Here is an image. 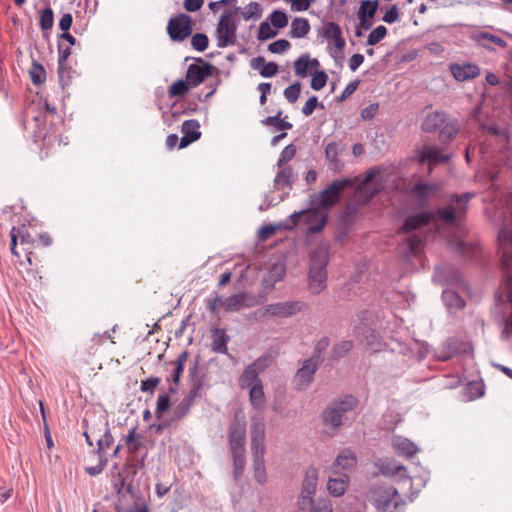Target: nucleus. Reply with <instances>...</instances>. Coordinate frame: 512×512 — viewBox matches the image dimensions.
<instances>
[{"label": "nucleus", "mask_w": 512, "mask_h": 512, "mask_svg": "<svg viewBox=\"0 0 512 512\" xmlns=\"http://www.w3.org/2000/svg\"><path fill=\"white\" fill-rule=\"evenodd\" d=\"M475 196L473 192L463 194L453 193L449 197V203L434 211L422 210L405 218L399 233H410L417 229L430 225L433 221H441L448 225H454L467 213L468 203Z\"/></svg>", "instance_id": "obj_1"}, {"label": "nucleus", "mask_w": 512, "mask_h": 512, "mask_svg": "<svg viewBox=\"0 0 512 512\" xmlns=\"http://www.w3.org/2000/svg\"><path fill=\"white\" fill-rule=\"evenodd\" d=\"M247 422L242 412H236L228 427V444L233 460V478L239 481L245 469Z\"/></svg>", "instance_id": "obj_2"}, {"label": "nucleus", "mask_w": 512, "mask_h": 512, "mask_svg": "<svg viewBox=\"0 0 512 512\" xmlns=\"http://www.w3.org/2000/svg\"><path fill=\"white\" fill-rule=\"evenodd\" d=\"M372 503L377 512H403L406 502L392 485L378 484L371 488Z\"/></svg>", "instance_id": "obj_3"}, {"label": "nucleus", "mask_w": 512, "mask_h": 512, "mask_svg": "<svg viewBox=\"0 0 512 512\" xmlns=\"http://www.w3.org/2000/svg\"><path fill=\"white\" fill-rule=\"evenodd\" d=\"M357 404L358 400L352 395L332 401L321 414L323 424L338 429L343 424L344 415L354 410Z\"/></svg>", "instance_id": "obj_4"}, {"label": "nucleus", "mask_w": 512, "mask_h": 512, "mask_svg": "<svg viewBox=\"0 0 512 512\" xmlns=\"http://www.w3.org/2000/svg\"><path fill=\"white\" fill-rule=\"evenodd\" d=\"M328 254L323 249H316L310 257L309 289L313 294H319L326 287Z\"/></svg>", "instance_id": "obj_5"}, {"label": "nucleus", "mask_w": 512, "mask_h": 512, "mask_svg": "<svg viewBox=\"0 0 512 512\" xmlns=\"http://www.w3.org/2000/svg\"><path fill=\"white\" fill-rule=\"evenodd\" d=\"M353 184V180L350 178L335 180L318 194L311 195V203L316 208L329 209L339 201L342 191L352 187Z\"/></svg>", "instance_id": "obj_6"}, {"label": "nucleus", "mask_w": 512, "mask_h": 512, "mask_svg": "<svg viewBox=\"0 0 512 512\" xmlns=\"http://www.w3.org/2000/svg\"><path fill=\"white\" fill-rule=\"evenodd\" d=\"M240 11L239 7L232 10H225L221 15L216 28L217 46L225 48L235 43L237 24L233 21V17Z\"/></svg>", "instance_id": "obj_7"}, {"label": "nucleus", "mask_w": 512, "mask_h": 512, "mask_svg": "<svg viewBox=\"0 0 512 512\" xmlns=\"http://www.w3.org/2000/svg\"><path fill=\"white\" fill-rule=\"evenodd\" d=\"M193 33V19L186 13L171 17L167 25V34L171 41L182 42Z\"/></svg>", "instance_id": "obj_8"}, {"label": "nucleus", "mask_w": 512, "mask_h": 512, "mask_svg": "<svg viewBox=\"0 0 512 512\" xmlns=\"http://www.w3.org/2000/svg\"><path fill=\"white\" fill-rule=\"evenodd\" d=\"M146 454H144L141 458L138 456H128L123 468L120 472H118V478H119V488H118V494L121 493L122 489L124 488L125 484L128 481H133L135 476L138 473L139 469H142L144 467Z\"/></svg>", "instance_id": "obj_9"}, {"label": "nucleus", "mask_w": 512, "mask_h": 512, "mask_svg": "<svg viewBox=\"0 0 512 512\" xmlns=\"http://www.w3.org/2000/svg\"><path fill=\"white\" fill-rule=\"evenodd\" d=\"M196 61L201 64H190L186 72V79L192 87L200 85L215 70L212 64L204 62L201 58H197Z\"/></svg>", "instance_id": "obj_10"}, {"label": "nucleus", "mask_w": 512, "mask_h": 512, "mask_svg": "<svg viewBox=\"0 0 512 512\" xmlns=\"http://www.w3.org/2000/svg\"><path fill=\"white\" fill-rule=\"evenodd\" d=\"M305 308L306 304L301 301H286L269 304L265 307V310L271 316L287 318L296 315Z\"/></svg>", "instance_id": "obj_11"}, {"label": "nucleus", "mask_w": 512, "mask_h": 512, "mask_svg": "<svg viewBox=\"0 0 512 512\" xmlns=\"http://www.w3.org/2000/svg\"><path fill=\"white\" fill-rule=\"evenodd\" d=\"M199 361L200 357L196 356L194 364L189 368L191 389L188 394L195 399L201 396V390L203 389L206 381V374L201 372L199 369Z\"/></svg>", "instance_id": "obj_12"}, {"label": "nucleus", "mask_w": 512, "mask_h": 512, "mask_svg": "<svg viewBox=\"0 0 512 512\" xmlns=\"http://www.w3.org/2000/svg\"><path fill=\"white\" fill-rule=\"evenodd\" d=\"M11 243L10 249L13 255L17 258H20V250L18 249V241L19 244H29V242L36 241L32 235L29 233L27 227L25 225H21L18 227H12L10 231Z\"/></svg>", "instance_id": "obj_13"}, {"label": "nucleus", "mask_w": 512, "mask_h": 512, "mask_svg": "<svg viewBox=\"0 0 512 512\" xmlns=\"http://www.w3.org/2000/svg\"><path fill=\"white\" fill-rule=\"evenodd\" d=\"M450 71L453 77L460 82L474 79L480 74V68L473 63L451 64Z\"/></svg>", "instance_id": "obj_14"}, {"label": "nucleus", "mask_w": 512, "mask_h": 512, "mask_svg": "<svg viewBox=\"0 0 512 512\" xmlns=\"http://www.w3.org/2000/svg\"><path fill=\"white\" fill-rule=\"evenodd\" d=\"M320 362L313 358L306 359L296 372V379L305 387L313 382L314 374L318 370Z\"/></svg>", "instance_id": "obj_15"}, {"label": "nucleus", "mask_w": 512, "mask_h": 512, "mask_svg": "<svg viewBox=\"0 0 512 512\" xmlns=\"http://www.w3.org/2000/svg\"><path fill=\"white\" fill-rule=\"evenodd\" d=\"M416 158H417L418 162L421 164H424L427 162L433 163V164H438V163H444L448 160V157L443 155L438 148L432 147V146H427V145L423 146L422 149H420L417 152Z\"/></svg>", "instance_id": "obj_16"}, {"label": "nucleus", "mask_w": 512, "mask_h": 512, "mask_svg": "<svg viewBox=\"0 0 512 512\" xmlns=\"http://www.w3.org/2000/svg\"><path fill=\"white\" fill-rule=\"evenodd\" d=\"M421 128H454L450 125L445 111H433L427 113Z\"/></svg>", "instance_id": "obj_17"}, {"label": "nucleus", "mask_w": 512, "mask_h": 512, "mask_svg": "<svg viewBox=\"0 0 512 512\" xmlns=\"http://www.w3.org/2000/svg\"><path fill=\"white\" fill-rule=\"evenodd\" d=\"M437 186L435 184L427 182H416L411 187V194H413L419 202L420 206H426L430 196L436 191Z\"/></svg>", "instance_id": "obj_18"}, {"label": "nucleus", "mask_w": 512, "mask_h": 512, "mask_svg": "<svg viewBox=\"0 0 512 512\" xmlns=\"http://www.w3.org/2000/svg\"><path fill=\"white\" fill-rule=\"evenodd\" d=\"M392 446L399 456H405L407 458L413 457L418 451L415 443L403 436H394Z\"/></svg>", "instance_id": "obj_19"}, {"label": "nucleus", "mask_w": 512, "mask_h": 512, "mask_svg": "<svg viewBox=\"0 0 512 512\" xmlns=\"http://www.w3.org/2000/svg\"><path fill=\"white\" fill-rule=\"evenodd\" d=\"M322 36L327 40H333L334 46L342 50L345 47V39L342 37L340 26L333 22H327L323 27Z\"/></svg>", "instance_id": "obj_20"}, {"label": "nucleus", "mask_w": 512, "mask_h": 512, "mask_svg": "<svg viewBox=\"0 0 512 512\" xmlns=\"http://www.w3.org/2000/svg\"><path fill=\"white\" fill-rule=\"evenodd\" d=\"M501 265L504 270V286L507 301L512 303V253L504 252L501 257Z\"/></svg>", "instance_id": "obj_21"}, {"label": "nucleus", "mask_w": 512, "mask_h": 512, "mask_svg": "<svg viewBox=\"0 0 512 512\" xmlns=\"http://www.w3.org/2000/svg\"><path fill=\"white\" fill-rule=\"evenodd\" d=\"M333 472L337 474V477H329L327 489L331 495L339 497L345 493L349 483V477L346 474L339 473L338 470H334Z\"/></svg>", "instance_id": "obj_22"}, {"label": "nucleus", "mask_w": 512, "mask_h": 512, "mask_svg": "<svg viewBox=\"0 0 512 512\" xmlns=\"http://www.w3.org/2000/svg\"><path fill=\"white\" fill-rule=\"evenodd\" d=\"M212 351L219 354H228L227 344L230 341V337L226 334V331L222 328H212Z\"/></svg>", "instance_id": "obj_23"}, {"label": "nucleus", "mask_w": 512, "mask_h": 512, "mask_svg": "<svg viewBox=\"0 0 512 512\" xmlns=\"http://www.w3.org/2000/svg\"><path fill=\"white\" fill-rule=\"evenodd\" d=\"M97 448L93 449L91 452L94 455L98 456V464L95 466L85 467V472L90 476H97L103 472L105 467L108 464V458L106 456V448L102 445V443L97 442Z\"/></svg>", "instance_id": "obj_24"}, {"label": "nucleus", "mask_w": 512, "mask_h": 512, "mask_svg": "<svg viewBox=\"0 0 512 512\" xmlns=\"http://www.w3.org/2000/svg\"><path fill=\"white\" fill-rule=\"evenodd\" d=\"M371 146L377 154L385 153L390 146L389 130H374V135H371Z\"/></svg>", "instance_id": "obj_25"}, {"label": "nucleus", "mask_w": 512, "mask_h": 512, "mask_svg": "<svg viewBox=\"0 0 512 512\" xmlns=\"http://www.w3.org/2000/svg\"><path fill=\"white\" fill-rule=\"evenodd\" d=\"M327 221H328L327 213H325L323 211L311 212L307 219V223L309 224L308 228H307V233L308 234L320 233L324 229Z\"/></svg>", "instance_id": "obj_26"}, {"label": "nucleus", "mask_w": 512, "mask_h": 512, "mask_svg": "<svg viewBox=\"0 0 512 512\" xmlns=\"http://www.w3.org/2000/svg\"><path fill=\"white\" fill-rule=\"evenodd\" d=\"M317 481H318V470L314 467H309L305 473V477H304V480L302 483L301 493L303 495H315Z\"/></svg>", "instance_id": "obj_27"}, {"label": "nucleus", "mask_w": 512, "mask_h": 512, "mask_svg": "<svg viewBox=\"0 0 512 512\" xmlns=\"http://www.w3.org/2000/svg\"><path fill=\"white\" fill-rule=\"evenodd\" d=\"M310 31V24L306 18L298 17L295 18L291 23V30L288 35L291 38H303Z\"/></svg>", "instance_id": "obj_28"}, {"label": "nucleus", "mask_w": 512, "mask_h": 512, "mask_svg": "<svg viewBox=\"0 0 512 512\" xmlns=\"http://www.w3.org/2000/svg\"><path fill=\"white\" fill-rule=\"evenodd\" d=\"M249 400L251 405L257 409L262 410L265 406V396L263 391L262 382L255 383L250 387Z\"/></svg>", "instance_id": "obj_29"}, {"label": "nucleus", "mask_w": 512, "mask_h": 512, "mask_svg": "<svg viewBox=\"0 0 512 512\" xmlns=\"http://www.w3.org/2000/svg\"><path fill=\"white\" fill-rule=\"evenodd\" d=\"M294 181L293 169L290 166L281 167L274 179V187L279 190L284 186L291 187Z\"/></svg>", "instance_id": "obj_30"}, {"label": "nucleus", "mask_w": 512, "mask_h": 512, "mask_svg": "<svg viewBox=\"0 0 512 512\" xmlns=\"http://www.w3.org/2000/svg\"><path fill=\"white\" fill-rule=\"evenodd\" d=\"M256 365H259V362H254L249 365L240 377V385L242 388L252 387L253 384L261 382L258 378V370L256 369Z\"/></svg>", "instance_id": "obj_31"}, {"label": "nucleus", "mask_w": 512, "mask_h": 512, "mask_svg": "<svg viewBox=\"0 0 512 512\" xmlns=\"http://www.w3.org/2000/svg\"><path fill=\"white\" fill-rule=\"evenodd\" d=\"M442 299L448 308L462 309L466 305L465 300L453 290H444L442 293Z\"/></svg>", "instance_id": "obj_32"}, {"label": "nucleus", "mask_w": 512, "mask_h": 512, "mask_svg": "<svg viewBox=\"0 0 512 512\" xmlns=\"http://www.w3.org/2000/svg\"><path fill=\"white\" fill-rule=\"evenodd\" d=\"M356 465V457L354 453L349 450L340 453L333 463V471L339 467L342 469H350Z\"/></svg>", "instance_id": "obj_33"}, {"label": "nucleus", "mask_w": 512, "mask_h": 512, "mask_svg": "<svg viewBox=\"0 0 512 512\" xmlns=\"http://www.w3.org/2000/svg\"><path fill=\"white\" fill-rule=\"evenodd\" d=\"M379 7V0H362L360 3L358 17L373 19Z\"/></svg>", "instance_id": "obj_34"}, {"label": "nucleus", "mask_w": 512, "mask_h": 512, "mask_svg": "<svg viewBox=\"0 0 512 512\" xmlns=\"http://www.w3.org/2000/svg\"><path fill=\"white\" fill-rule=\"evenodd\" d=\"M353 348V341L344 340L338 344H335L330 352L331 360H339L343 358Z\"/></svg>", "instance_id": "obj_35"}, {"label": "nucleus", "mask_w": 512, "mask_h": 512, "mask_svg": "<svg viewBox=\"0 0 512 512\" xmlns=\"http://www.w3.org/2000/svg\"><path fill=\"white\" fill-rule=\"evenodd\" d=\"M245 297L244 293H239L226 298L223 300L224 309L228 312L238 311L244 306Z\"/></svg>", "instance_id": "obj_36"}, {"label": "nucleus", "mask_w": 512, "mask_h": 512, "mask_svg": "<svg viewBox=\"0 0 512 512\" xmlns=\"http://www.w3.org/2000/svg\"><path fill=\"white\" fill-rule=\"evenodd\" d=\"M195 398L187 394L174 409L175 419H183L190 411Z\"/></svg>", "instance_id": "obj_37"}, {"label": "nucleus", "mask_w": 512, "mask_h": 512, "mask_svg": "<svg viewBox=\"0 0 512 512\" xmlns=\"http://www.w3.org/2000/svg\"><path fill=\"white\" fill-rule=\"evenodd\" d=\"M251 442L265 441V424L262 419H253L250 426Z\"/></svg>", "instance_id": "obj_38"}, {"label": "nucleus", "mask_w": 512, "mask_h": 512, "mask_svg": "<svg viewBox=\"0 0 512 512\" xmlns=\"http://www.w3.org/2000/svg\"><path fill=\"white\" fill-rule=\"evenodd\" d=\"M253 470L256 482L264 484L267 480L264 457L253 458Z\"/></svg>", "instance_id": "obj_39"}, {"label": "nucleus", "mask_w": 512, "mask_h": 512, "mask_svg": "<svg viewBox=\"0 0 512 512\" xmlns=\"http://www.w3.org/2000/svg\"><path fill=\"white\" fill-rule=\"evenodd\" d=\"M358 213V207L354 204H348L345 206L341 213L340 220L343 226L346 228L351 227L354 224L356 214Z\"/></svg>", "instance_id": "obj_40"}, {"label": "nucleus", "mask_w": 512, "mask_h": 512, "mask_svg": "<svg viewBox=\"0 0 512 512\" xmlns=\"http://www.w3.org/2000/svg\"><path fill=\"white\" fill-rule=\"evenodd\" d=\"M29 74H30L32 83L35 85H41L46 80V71H45L44 67L38 62L34 61L32 63Z\"/></svg>", "instance_id": "obj_41"}, {"label": "nucleus", "mask_w": 512, "mask_h": 512, "mask_svg": "<svg viewBox=\"0 0 512 512\" xmlns=\"http://www.w3.org/2000/svg\"><path fill=\"white\" fill-rule=\"evenodd\" d=\"M38 246V242H29V244H20L21 251L23 253L29 266H37L38 257L34 253V249Z\"/></svg>", "instance_id": "obj_42"}, {"label": "nucleus", "mask_w": 512, "mask_h": 512, "mask_svg": "<svg viewBox=\"0 0 512 512\" xmlns=\"http://www.w3.org/2000/svg\"><path fill=\"white\" fill-rule=\"evenodd\" d=\"M40 28L43 31L51 30L54 24L53 10L47 5L40 14L39 19Z\"/></svg>", "instance_id": "obj_43"}, {"label": "nucleus", "mask_w": 512, "mask_h": 512, "mask_svg": "<svg viewBox=\"0 0 512 512\" xmlns=\"http://www.w3.org/2000/svg\"><path fill=\"white\" fill-rule=\"evenodd\" d=\"M378 187H370L366 182L358 189V197L362 200L363 204L369 203L378 193Z\"/></svg>", "instance_id": "obj_44"}, {"label": "nucleus", "mask_w": 512, "mask_h": 512, "mask_svg": "<svg viewBox=\"0 0 512 512\" xmlns=\"http://www.w3.org/2000/svg\"><path fill=\"white\" fill-rule=\"evenodd\" d=\"M171 407V400L167 393L161 394L158 396L155 416L157 419H161L163 414L168 411Z\"/></svg>", "instance_id": "obj_45"}, {"label": "nucleus", "mask_w": 512, "mask_h": 512, "mask_svg": "<svg viewBox=\"0 0 512 512\" xmlns=\"http://www.w3.org/2000/svg\"><path fill=\"white\" fill-rule=\"evenodd\" d=\"M387 34V28L383 25H379L377 26L375 29H373L368 37H367V41H366V45L367 46H374L376 44H378L382 39L385 38Z\"/></svg>", "instance_id": "obj_46"}, {"label": "nucleus", "mask_w": 512, "mask_h": 512, "mask_svg": "<svg viewBox=\"0 0 512 512\" xmlns=\"http://www.w3.org/2000/svg\"><path fill=\"white\" fill-rule=\"evenodd\" d=\"M243 19H258L262 15V8L257 2H250L241 12Z\"/></svg>", "instance_id": "obj_47"}, {"label": "nucleus", "mask_w": 512, "mask_h": 512, "mask_svg": "<svg viewBox=\"0 0 512 512\" xmlns=\"http://www.w3.org/2000/svg\"><path fill=\"white\" fill-rule=\"evenodd\" d=\"M271 24L276 29H282L288 24L287 14L282 10H274L269 16Z\"/></svg>", "instance_id": "obj_48"}, {"label": "nucleus", "mask_w": 512, "mask_h": 512, "mask_svg": "<svg viewBox=\"0 0 512 512\" xmlns=\"http://www.w3.org/2000/svg\"><path fill=\"white\" fill-rule=\"evenodd\" d=\"M191 45L196 51L203 52L208 48L209 38L205 33H196L191 38Z\"/></svg>", "instance_id": "obj_49"}, {"label": "nucleus", "mask_w": 512, "mask_h": 512, "mask_svg": "<svg viewBox=\"0 0 512 512\" xmlns=\"http://www.w3.org/2000/svg\"><path fill=\"white\" fill-rule=\"evenodd\" d=\"M190 84L186 80H177L169 87V95L171 97L183 96L189 90Z\"/></svg>", "instance_id": "obj_50"}, {"label": "nucleus", "mask_w": 512, "mask_h": 512, "mask_svg": "<svg viewBox=\"0 0 512 512\" xmlns=\"http://www.w3.org/2000/svg\"><path fill=\"white\" fill-rule=\"evenodd\" d=\"M278 34L277 29H273L268 22H262L259 25L257 38L259 41H266L274 38Z\"/></svg>", "instance_id": "obj_51"}, {"label": "nucleus", "mask_w": 512, "mask_h": 512, "mask_svg": "<svg viewBox=\"0 0 512 512\" xmlns=\"http://www.w3.org/2000/svg\"><path fill=\"white\" fill-rule=\"evenodd\" d=\"M309 69L308 54H303L294 62L295 74L300 77H306Z\"/></svg>", "instance_id": "obj_52"}, {"label": "nucleus", "mask_w": 512, "mask_h": 512, "mask_svg": "<svg viewBox=\"0 0 512 512\" xmlns=\"http://www.w3.org/2000/svg\"><path fill=\"white\" fill-rule=\"evenodd\" d=\"M314 495H303L302 493L298 499V508L300 512H315L317 506L314 505Z\"/></svg>", "instance_id": "obj_53"}, {"label": "nucleus", "mask_w": 512, "mask_h": 512, "mask_svg": "<svg viewBox=\"0 0 512 512\" xmlns=\"http://www.w3.org/2000/svg\"><path fill=\"white\" fill-rule=\"evenodd\" d=\"M185 134L179 141L178 147L180 149L186 148L191 143L197 141L201 137V131L200 130H183Z\"/></svg>", "instance_id": "obj_54"}, {"label": "nucleus", "mask_w": 512, "mask_h": 512, "mask_svg": "<svg viewBox=\"0 0 512 512\" xmlns=\"http://www.w3.org/2000/svg\"><path fill=\"white\" fill-rule=\"evenodd\" d=\"M328 81V75L325 71H317L312 75L311 88L315 91H319L325 87Z\"/></svg>", "instance_id": "obj_55"}, {"label": "nucleus", "mask_w": 512, "mask_h": 512, "mask_svg": "<svg viewBox=\"0 0 512 512\" xmlns=\"http://www.w3.org/2000/svg\"><path fill=\"white\" fill-rule=\"evenodd\" d=\"M296 153V147L293 144L287 145L281 152L280 157L277 162V166L279 168L283 167L290 160H292Z\"/></svg>", "instance_id": "obj_56"}, {"label": "nucleus", "mask_w": 512, "mask_h": 512, "mask_svg": "<svg viewBox=\"0 0 512 512\" xmlns=\"http://www.w3.org/2000/svg\"><path fill=\"white\" fill-rule=\"evenodd\" d=\"M330 345V339L328 337H322L314 346L313 354L311 358L317 360L318 362H322L321 354L326 351V349Z\"/></svg>", "instance_id": "obj_57"}, {"label": "nucleus", "mask_w": 512, "mask_h": 512, "mask_svg": "<svg viewBox=\"0 0 512 512\" xmlns=\"http://www.w3.org/2000/svg\"><path fill=\"white\" fill-rule=\"evenodd\" d=\"M300 92H301V83L295 82V83L289 85L284 90V96L289 103H294L297 101V99L300 95Z\"/></svg>", "instance_id": "obj_58"}, {"label": "nucleus", "mask_w": 512, "mask_h": 512, "mask_svg": "<svg viewBox=\"0 0 512 512\" xmlns=\"http://www.w3.org/2000/svg\"><path fill=\"white\" fill-rule=\"evenodd\" d=\"M407 252L405 253L407 255H416L421 247V239L418 235L413 234L410 235L407 240Z\"/></svg>", "instance_id": "obj_59"}, {"label": "nucleus", "mask_w": 512, "mask_h": 512, "mask_svg": "<svg viewBox=\"0 0 512 512\" xmlns=\"http://www.w3.org/2000/svg\"><path fill=\"white\" fill-rule=\"evenodd\" d=\"M365 342L367 346H370L374 348L375 350H378L381 346V338L379 333L374 329H369L365 334Z\"/></svg>", "instance_id": "obj_60"}, {"label": "nucleus", "mask_w": 512, "mask_h": 512, "mask_svg": "<svg viewBox=\"0 0 512 512\" xmlns=\"http://www.w3.org/2000/svg\"><path fill=\"white\" fill-rule=\"evenodd\" d=\"M291 47V44L286 39H278L269 44L268 50L274 54H280L285 52Z\"/></svg>", "instance_id": "obj_61"}, {"label": "nucleus", "mask_w": 512, "mask_h": 512, "mask_svg": "<svg viewBox=\"0 0 512 512\" xmlns=\"http://www.w3.org/2000/svg\"><path fill=\"white\" fill-rule=\"evenodd\" d=\"M286 274L285 265L282 263H275L270 268L269 276L274 282L281 281Z\"/></svg>", "instance_id": "obj_62"}, {"label": "nucleus", "mask_w": 512, "mask_h": 512, "mask_svg": "<svg viewBox=\"0 0 512 512\" xmlns=\"http://www.w3.org/2000/svg\"><path fill=\"white\" fill-rule=\"evenodd\" d=\"M467 392L471 399H476L484 395V386L482 383L472 381L467 385Z\"/></svg>", "instance_id": "obj_63"}, {"label": "nucleus", "mask_w": 512, "mask_h": 512, "mask_svg": "<svg viewBox=\"0 0 512 512\" xmlns=\"http://www.w3.org/2000/svg\"><path fill=\"white\" fill-rule=\"evenodd\" d=\"M440 274L446 275V280L450 283H457L461 281V274L452 266H446L439 270Z\"/></svg>", "instance_id": "obj_64"}]
</instances>
